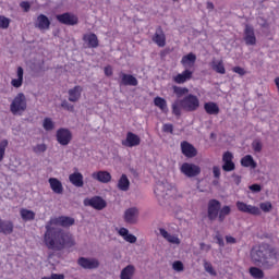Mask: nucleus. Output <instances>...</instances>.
Wrapping results in <instances>:
<instances>
[{
	"label": "nucleus",
	"mask_w": 279,
	"mask_h": 279,
	"mask_svg": "<svg viewBox=\"0 0 279 279\" xmlns=\"http://www.w3.org/2000/svg\"><path fill=\"white\" fill-rule=\"evenodd\" d=\"M48 278L49 279H64V275L63 274H52Z\"/></svg>",
	"instance_id": "58"
},
{
	"label": "nucleus",
	"mask_w": 279,
	"mask_h": 279,
	"mask_svg": "<svg viewBox=\"0 0 279 279\" xmlns=\"http://www.w3.org/2000/svg\"><path fill=\"white\" fill-rule=\"evenodd\" d=\"M162 131L165 133L173 134V125L170 123H166L162 125Z\"/></svg>",
	"instance_id": "51"
},
{
	"label": "nucleus",
	"mask_w": 279,
	"mask_h": 279,
	"mask_svg": "<svg viewBox=\"0 0 279 279\" xmlns=\"http://www.w3.org/2000/svg\"><path fill=\"white\" fill-rule=\"evenodd\" d=\"M193 78V71L185 69L181 73L173 75L172 81L177 85H183Z\"/></svg>",
	"instance_id": "10"
},
{
	"label": "nucleus",
	"mask_w": 279,
	"mask_h": 279,
	"mask_svg": "<svg viewBox=\"0 0 279 279\" xmlns=\"http://www.w3.org/2000/svg\"><path fill=\"white\" fill-rule=\"evenodd\" d=\"M179 170L187 178H195L202 173V168L195 163L184 162Z\"/></svg>",
	"instance_id": "6"
},
{
	"label": "nucleus",
	"mask_w": 279,
	"mask_h": 279,
	"mask_svg": "<svg viewBox=\"0 0 279 279\" xmlns=\"http://www.w3.org/2000/svg\"><path fill=\"white\" fill-rule=\"evenodd\" d=\"M14 232V222L0 219V234L9 235Z\"/></svg>",
	"instance_id": "24"
},
{
	"label": "nucleus",
	"mask_w": 279,
	"mask_h": 279,
	"mask_svg": "<svg viewBox=\"0 0 279 279\" xmlns=\"http://www.w3.org/2000/svg\"><path fill=\"white\" fill-rule=\"evenodd\" d=\"M253 151L259 154L263 150V143L259 140L252 142Z\"/></svg>",
	"instance_id": "45"
},
{
	"label": "nucleus",
	"mask_w": 279,
	"mask_h": 279,
	"mask_svg": "<svg viewBox=\"0 0 279 279\" xmlns=\"http://www.w3.org/2000/svg\"><path fill=\"white\" fill-rule=\"evenodd\" d=\"M35 27L39 31H48L51 27V21L45 14H39Z\"/></svg>",
	"instance_id": "20"
},
{
	"label": "nucleus",
	"mask_w": 279,
	"mask_h": 279,
	"mask_svg": "<svg viewBox=\"0 0 279 279\" xmlns=\"http://www.w3.org/2000/svg\"><path fill=\"white\" fill-rule=\"evenodd\" d=\"M9 145L8 140H3L0 142V162L4 159V154L7 151V147Z\"/></svg>",
	"instance_id": "40"
},
{
	"label": "nucleus",
	"mask_w": 279,
	"mask_h": 279,
	"mask_svg": "<svg viewBox=\"0 0 279 279\" xmlns=\"http://www.w3.org/2000/svg\"><path fill=\"white\" fill-rule=\"evenodd\" d=\"M151 40L159 48H165V46H166V35H165V32H162L161 26H158V28H156V33H155L154 37H151Z\"/></svg>",
	"instance_id": "21"
},
{
	"label": "nucleus",
	"mask_w": 279,
	"mask_h": 279,
	"mask_svg": "<svg viewBox=\"0 0 279 279\" xmlns=\"http://www.w3.org/2000/svg\"><path fill=\"white\" fill-rule=\"evenodd\" d=\"M46 149H47L46 144H37V146H35V147L33 148V151H34L35 154H41V153H45Z\"/></svg>",
	"instance_id": "49"
},
{
	"label": "nucleus",
	"mask_w": 279,
	"mask_h": 279,
	"mask_svg": "<svg viewBox=\"0 0 279 279\" xmlns=\"http://www.w3.org/2000/svg\"><path fill=\"white\" fill-rule=\"evenodd\" d=\"M120 86H138V80L132 74H126L124 72H120Z\"/></svg>",
	"instance_id": "17"
},
{
	"label": "nucleus",
	"mask_w": 279,
	"mask_h": 279,
	"mask_svg": "<svg viewBox=\"0 0 279 279\" xmlns=\"http://www.w3.org/2000/svg\"><path fill=\"white\" fill-rule=\"evenodd\" d=\"M92 179L101 184H108L112 181V175L108 171H95L92 173Z\"/></svg>",
	"instance_id": "19"
},
{
	"label": "nucleus",
	"mask_w": 279,
	"mask_h": 279,
	"mask_svg": "<svg viewBox=\"0 0 279 279\" xmlns=\"http://www.w3.org/2000/svg\"><path fill=\"white\" fill-rule=\"evenodd\" d=\"M275 85H276V88H278V92H279V77L275 78Z\"/></svg>",
	"instance_id": "61"
},
{
	"label": "nucleus",
	"mask_w": 279,
	"mask_h": 279,
	"mask_svg": "<svg viewBox=\"0 0 279 279\" xmlns=\"http://www.w3.org/2000/svg\"><path fill=\"white\" fill-rule=\"evenodd\" d=\"M172 268L177 272H182L184 270L183 262H180V260L173 262Z\"/></svg>",
	"instance_id": "47"
},
{
	"label": "nucleus",
	"mask_w": 279,
	"mask_h": 279,
	"mask_svg": "<svg viewBox=\"0 0 279 279\" xmlns=\"http://www.w3.org/2000/svg\"><path fill=\"white\" fill-rule=\"evenodd\" d=\"M69 182H71L73 186L83 187L84 186L83 174L80 172H74L69 174Z\"/></svg>",
	"instance_id": "28"
},
{
	"label": "nucleus",
	"mask_w": 279,
	"mask_h": 279,
	"mask_svg": "<svg viewBox=\"0 0 279 279\" xmlns=\"http://www.w3.org/2000/svg\"><path fill=\"white\" fill-rule=\"evenodd\" d=\"M20 8L24 10L25 13L29 12L31 4L27 1L20 2Z\"/></svg>",
	"instance_id": "52"
},
{
	"label": "nucleus",
	"mask_w": 279,
	"mask_h": 279,
	"mask_svg": "<svg viewBox=\"0 0 279 279\" xmlns=\"http://www.w3.org/2000/svg\"><path fill=\"white\" fill-rule=\"evenodd\" d=\"M135 275V267L132 264H129L124 268H122L120 274V279H132Z\"/></svg>",
	"instance_id": "30"
},
{
	"label": "nucleus",
	"mask_w": 279,
	"mask_h": 279,
	"mask_svg": "<svg viewBox=\"0 0 279 279\" xmlns=\"http://www.w3.org/2000/svg\"><path fill=\"white\" fill-rule=\"evenodd\" d=\"M199 248H201V251L209 252L211 246L210 245H206V243H199Z\"/></svg>",
	"instance_id": "59"
},
{
	"label": "nucleus",
	"mask_w": 279,
	"mask_h": 279,
	"mask_svg": "<svg viewBox=\"0 0 279 279\" xmlns=\"http://www.w3.org/2000/svg\"><path fill=\"white\" fill-rule=\"evenodd\" d=\"M181 109H183V108L180 106V102L174 101L172 104V114L174 117H181Z\"/></svg>",
	"instance_id": "44"
},
{
	"label": "nucleus",
	"mask_w": 279,
	"mask_h": 279,
	"mask_svg": "<svg viewBox=\"0 0 279 279\" xmlns=\"http://www.w3.org/2000/svg\"><path fill=\"white\" fill-rule=\"evenodd\" d=\"M250 275H252V277L256 279L264 278V271L260 270L258 267H250Z\"/></svg>",
	"instance_id": "39"
},
{
	"label": "nucleus",
	"mask_w": 279,
	"mask_h": 279,
	"mask_svg": "<svg viewBox=\"0 0 279 279\" xmlns=\"http://www.w3.org/2000/svg\"><path fill=\"white\" fill-rule=\"evenodd\" d=\"M195 63H196V54L195 53H187L185 54L184 57H182L181 59V65L184 68V69H192L195 66Z\"/></svg>",
	"instance_id": "25"
},
{
	"label": "nucleus",
	"mask_w": 279,
	"mask_h": 279,
	"mask_svg": "<svg viewBox=\"0 0 279 279\" xmlns=\"http://www.w3.org/2000/svg\"><path fill=\"white\" fill-rule=\"evenodd\" d=\"M16 76L17 78H13L11 81V85L13 86V88H20L23 85V68L19 66V69L16 70Z\"/></svg>",
	"instance_id": "34"
},
{
	"label": "nucleus",
	"mask_w": 279,
	"mask_h": 279,
	"mask_svg": "<svg viewBox=\"0 0 279 279\" xmlns=\"http://www.w3.org/2000/svg\"><path fill=\"white\" fill-rule=\"evenodd\" d=\"M83 41L86 43L87 48L95 49L99 46L98 37L94 33L84 34Z\"/></svg>",
	"instance_id": "22"
},
{
	"label": "nucleus",
	"mask_w": 279,
	"mask_h": 279,
	"mask_svg": "<svg viewBox=\"0 0 279 279\" xmlns=\"http://www.w3.org/2000/svg\"><path fill=\"white\" fill-rule=\"evenodd\" d=\"M72 141V133L68 129H60L57 131V142L61 146H68Z\"/></svg>",
	"instance_id": "14"
},
{
	"label": "nucleus",
	"mask_w": 279,
	"mask_h": 279,
	"mask_svg": "<svg viewBox=\"0 0 279 279\" xmlns=\"http://www.w3.org/2000/svg\"><path fill=\"white\" fill-rule=\"evenodd\" d=\"M213 170H214V178L219 179L221 177V170L219 169V167L214 166Z\"/></svg>",
	"instance_id": "54"
},
{
	"label": "nucleus",
	"mask_w": 279,
	"mask_h": 279,
	"mask_svg": "<svg viewBox=\"0 0 279 279\" xmlns=\"http://www.w3.org/2000/svg\"><path fill=\"white\" fill-rule=\"evenodd\" d=\"M204 269L205 272H208V275L216 277L217 271L214 269V266L211 265L210 262H204Z\"/></svg>",
	"instance_id": "41"
},
{
	"label": "nucleus",
	"mask_w": 279,
	"mask_h": 279,
	"mask_svg": "<svg viewBox=\"0 0 279 279\" xmlns=\"http://www.w3.org/2000/svg\"><path fill=\"white\" fill-rule=\"evenodd\" d=\"M216 243H218L219 247H225V239L222 235L218 234L215 236Z\"/></svg>",
	"instance_id": "53"
},
{
	"label": "nucleus",
	"mask_w": 279,
	"mask_h": 279,
	"mask_svg": "<svg viewBox=\"0 0 279 279\" xmlns=\"http://www.w3.org/2000/svg\"><path fill=\"white\" fill-rule=\"evenodd\" d=\"M181 153L185 158H195L198 155V150L189 142H181Z\"/></svg>",
	"instance_id": "16"
},
{
	"label": "nucleus",
	"mask_w": 279,
	"mask_h": 279,
	"mask_svg": "<svg viewBox=\"0 0 279 279\" xmlns=\"http://www.w3.org/2000/svg\"><path fill=\"white\" fill-rule=\"evenodd\" d=\"M207 9L208 10H214L215 9V5L213 2H207Z\"/></svg>",
	"instance_id": "60"
},
{
	"label": "nucleus",
	"mask_w": 279,
	"mask_h": 279,
	"mask_svg": "<svg viewBox=\"0 0 279 279\" xmlns=\"http://www.w3.org/2000/svg\"><path fill=\"white\" fill-rule=\"evenodd\" d=\"M118 234H120V236L122 239H124L125 242L134 244L136 243V236L133 234L129 233V230L124 227H121L120 230L118 231Z\"/></svg>",
	"instance_id": "31"
},
{
	"label": "nucleus",
	"mask_w": 279,
	"mask_h": 279,
	"mask_svg": "<svg viewBox=\"0 0 279 279\" xmlns=\"http://www.w3.org/2000/svg\"><path fill=\"white\" fill-rule=\"evenodd\" d=\"M272 206L270 202H265L259 204V209L263 210L265 214L270 213Z\"/></svg>",
	"instance_id": "46"
},
{
	"label": "nucleus",
	"mask_w": 279,
	"mask_h": 279,
	"mask_svg": "<svg viewBox=\"0 0 279 279\" xmlns=\"http://www.w3.org/2000/svg\"><path fill=\"white\" fill-rule=\"evenodd\" d=\"M244 43L246 46H255L256 45L255 29L251 25H245Z\"/></svg>",
	"instance_id": "18"
},
{
	"label": "nucleus",
	"mask_w": 279,
	"mask_h": 279,
	"mask_svg": "<svg viewBox=\"0 0 279 279\" xmlns=\"http://www.w3.org/2000/svg\"><path fill=\"white\" fill-rule=\"evenodd\" d=\"M58 23L66 26H75L78 24V16L74 13H63L56 16Z\"/></svg>",
	"instance_id": "7"
},
{
	"label": "nucleus",
	"mask_w": 279,
	"mask_h": 279,
	"mask_svg": "<svg viewBox=\"0 0 279 279\" xmlns=\"http://www.w3.org/2000/svg\"><path fill=\"white\" fill-rule=\"evenodd\" d=\"M105 75H106L107 77H110V76L113 75L112 66L107 65V66L105 68Z\"/></svg>",
	"instance_id": "56"
},
{
	"label": "nucleus",
	"mask_w": 279,
	"mask_h": 279,
	"mask_svg": "<svg viewBox=\"0 0 279 279\" xmlns=\"http://www.w3.org/2000/svg\"><path fill=\"white\" fill-rule=\"evenodd\" d=\"M205 113L208 116H218L219 114V107L215 101H208L204 104Z\"/></svg>",
	"instance_id": "29"
},
{
	"label": "nucleus",
	"mask_w": 279,
	"mask_h": 279,
	"mask_svg": "<svg viewBox=\"0 0 279 279\" xmlns=\"http://www.w3.org/2000/svg\"><path fill=\"white\" fill-rule=\"evenodd\" d=\"M11 20L7 16H0V29H8L10 27Z\"/></svg>",
	"instance_id": "42"
},
{
	"label": "nucleus",
	"mask_w": 279,
	"mask_h": 279,
	"mask_svg": "<svg viewBox=\"0 0 279 279\" xmlns=\"http://www.w3.org/2000/svg\"><path fill=\"white\" fill-rule=\"evenodd\" d=\"M131 186V182L128 179L126 174H122L120 180H118V190L121 192H128Z\"/></svg>",
	"instance_id": "33"
},
{
	"label": "nucleus",
	"mask_w": 279,
	"mask_h": 279,
	"mask_svg": "<svg viewBox=\"0 0 279 279\" xmlns=\"http://www.w3.org/2000/svg\"><path fill=\"white\" fill-rule=\"evenodd\" d=\"M77 264L83 269H97L100 267V262L97 258L80 257Z\"/></svg>",
	"instance_id": "12"
},
{
	"label": "nucleus",
	"mask_w": 279,
	"mask_h": 279,
	"mask_svg": "<svg viewBox=\"0 0 279 279\" xmlns=\"http://www.w3.org/2000/svg\"><path fill=\"white\" fill-rule=\"evenodd\" d=\"M83 87L81 85H75V87L69 89V101L77 102L82 98Z\"/></svg>",
	"instance_id": "23"
},
{
	"label": "nucleus",
	"mask_w": 279,
	"mask_h": 279,
	"mask_svg": "<svg viewBox=\"0 0 279 279\" xmlns=\"http://www.w3.org/2000/svg\"><path fill=\"white\" fill-rule=\"evenodd\" d=\"M231 213L230 206H222L221 202L218 199H210L207 204V218L210 221H215L218 219L219 222H223L226 217H228Z\"/></svg>",
	"instance_id": "3"
},
{
	"label": "nucleus",
	"mask_w": 279,
	"mask_h": 279,
	"mask_svg": "<svg viewBox=\"0 0 279 279\" xmlns=\"http://www.w3.org/2000/svg\"><path fill=\"white\" fill-rule=\"evenodd\" d=\"M211 69H214V71L220 75L226 74V68H225V64L222 63V61H213Z\"/></svg>",
	"instance_id": "37"
},
{
	"label": "nucleus",
	"mask_w": 279,
	"mask_h": 279,
	"mask_svg": "<svg viewBox=\"0 0 279 279\" xmlns=\"http://www.w3.org/2000/svg\"><path fill=\"white\" fill-rule=\"evenodd\" d=\"M41 279H49V277H43Z\"/></svg>",
	"instance_id": "63"
},
{
	"label": "nucleus",
	"mask_w": 279,
	"mask_h": 279,
	"mask_svg": "<svg viewBox=\"0 0 279 279\" xmlns=\"http://www.w3.org/2000/svg\"><path fill=\"white\" fill-rule=\"evenodd\" d=\"M75 225V219L70 216H58L50 218L46 223L44 243L50 251H63L75 246L74 235L64 231L62 228H69Z\"/></svg>",
	"instance_id": "1"
},
{
	"label": "nucleus",
	"mask_w": 279,
	"mask_h": 279,
	"mask_svg": "<svg viewBox=\"0 0 279 279\" xmlns=\"http://www.w3.org/2000/svg\"><path fill=\"white\" fill-rule=\"evenodd\" d=\"M173 94L177 95L178 98L186 96L189 94L187 87H180L178 85L172 86Z\"/></svg>",
	"instance_id": "38"
},
{
	"label": "nucleus",
	"mask_w": 279,
	"mask_h": 279,
	"mask_svg": "<svg viewBox=\"0 0 279 279\" xmlns=\"http://www.w3.org/2000/svg\"><path fill=\"white\" fill-rule=\"evenodd\" d=\"M248 189H250V191H252V192H254V193H259L260 190H262V187H260L259 184H252V185H250Z\"/></svg>",
	"instance_id": "55"
},
{
	"label": "nucleus",
	"mask_w": 279,
	"mask_h": 279,
	"mask_svg": "<svg viewBox=\"0 0 279 279\" xmlns=\"http://www.w3.org/2000/svg\"><path fill=\"white\" fill-rule=\"evenodd\" d=\"M226 242L229 244H236V239L232 235H226Z\"/></svg>",
	"instance_id": "57"
},
{
	"label": "nucleus",
	"mask_w": 279,
	"mask_h": 279,
	"mask_svg": "<svg viewBox=\"0 0 279 279\" xmlns=\"http://www.w3.org/2000/svg\"><path fill=\"white\" fill-rule=\"evenodd\" d=\"M61 108L68 110L69 112H74V105H71L68 100L61 101Z\"/></svg>",
	"instance_id": "48"
},
{
	"label": "nucleus",
	"mask_w": 279,
	"mask_h": 279,
	"mask_svg": "<svg viewBox=\"0 0 279 279\" xmlns=\"http://www.w3.org/2000/svg\"><path fill=\"white\" fill-rule=\"evenodd\" d=\"M178 102L182 110L186 112H196L201 107L199 98L194 94H187V96H184Z\"/></svg>",
	"instance_id": "4"
},
{
	"label": "nucleus",
	"mask_w": 279,
	"mask_h": 279,
	"mask_svg": "<svg viewBox=\"0 0 279 279\" xmlns=\"http://www.w3.org/2000/svg\"><path fill=\"white\" fill-rule=\"evenodd\" d=\"M49 185H50V190H52V192L57 195H62L64 192V187L63 184L60 182L59 179L57 178H50L49 179Z\"/></svg>",
	"instance_id": "26"
},
{
	"label": "nucleus",
	"mask_w": 279,
	"mask_h": 279,
	"mask_svg": "<svg viewBox=\"0 0 279 279\" xmlns=\"http://www.w3.org/2000/svg\"><path fill=\"white\" fill-rule=\"evenodd\" d=\"M241 166L252 169H255L257 167L256 161L253 159L252 155H245L244 157H242Z\"/></svg>",
	"instance_id": "36"
},
{
	"label": "nucleus",
	"mask_w": 279,
	"mask_h": 279,
	"mask_svg": "<svg viewBox=\"0 0 279 279\" xmlns=\"http://www.w3.org/2000/svg\"><path fill=\"white\" fill-rule=\"evenodd\" d=\"M231 71L236 73L239 76H244L245 74H247V72L244 70V68H241V66H233V69H231Z\"/></svg>",
	"instance_id": "50"
},
{
	"label": "nucleus",
	"mask_w": 279,
	"mask_h": 279,
	"mask_svg": "<svg viewBox=\"0 0 279 279\" xmlns=\"http://www.w3.org/2000/svg\"><path fill=\"white\" fill-rule=\"evenodd\" d=\"M250 257L254 264L268 265L269 260H276L278 258V252L269 243H260L252 247Z\"/></svg>",
	"instance_id": "2"
},
{
	"label": "nucleus",
	"mask_w": 279,
	"mask_h": 279,
	"mask_svg": "<svg viewBox=\"0 0 279 279\" xmlns=\"http://www.w3.org/2000/svg\"><path fill=\"white\" fill-rule=\"evenodd\" d=\"M27 109V102L25 94L20 93L16 95L11 104V112L12 114H22V112H25Z\"/></svg>",
	"instance_id": "5"
},
{
	"label": "nucleus",
	"mask_w": 279,
	"mask_h": 279,
	"mask_svg": "<svg viewBox=\"0 0 279 279\" xmlns=\"http://www.w3.org/2000/svg\"><path fill=\"white\" fill-rule=\"evenodd\" d=\"M159 234L169 243H172L174 245H180L181 241L177 235L170 234L167 230L159 228Z\"/></svg>",
	"instance_id": "27"
},
{
	"label": "nucleus",
	"mask_w": 279,
	"mask_h": 279,
	"mask_svg": "<svg viewBox=\"0 0 279 279\" xmlns=\"http://www.w3.org/2000/svg\"><path fill=\"white\" fill-rule=\"evenodd\" d=\"M20 216L22 217V220L25 222L34 221L36 219V213L27 208L20 209Z\"/></svg>",
	"instance_id": "32"
},
{
	"label": "nucleus",
	"mask_w": 279,
	"mask_h": 279,
	"mask_svg": "<svg viewBox=\"0 0 279 279\" xmlns=\"http://www.w3.org/2000/svg\"><path fill=\"white\" fill-rule=\"evenodd\" d=\"M53 126L54 125L51 118H45V120L43 121V128L45 129V131H52Z\"/></svg>",
	"instance_id": "43"
},
{
	"label": "nucleus",
	"mask_w": 279,
	"mask_h": 279,
	"mask_svg": "<svg viewBox=\"0 0 279 279\" xmlns=\"http://www.w3.org/2000/svg\"><path fill=\"white\" fill-rule=\"evenodd\" d=\"M155 107H158L159 110H161L163 113L168 112V101H166L165 98H161L160 96H156L154 99Z\"/></svg>",
	"instance_id": "35"
},
{
	"label": "nucleus",
	"mask_w": 279,
	"mask_h": 279,
	"mask_svg": "<svg viewBox=\"0 0 279 279\" xmlns=\"http://www.w3.org/2000/svg\"><path fill=\"white\" fill-rule=\"evenodd\" d=\"M84 206L92 207L95 210H102L106 208L107 203L100 196H94L92 198H84L83 201Z\"/></svg>",
	"instance_id": "8"
},
{
	"label": "nucleus",
	"mask_w": 279,
	"mask_h": 279,
	"mask_svg": "<svg viewBox=\"0 0 279 279\" xmlns=\"http://www.w3.org/2000/svg\"><path fill=\"white\" fill-rule=\"evenodd\" d=\"M158 187L155 189V194H158V191L162 187V184H158Z\"/></svg>",
	"instance_id": "62"
},
{
	"label": "nucleus",
	"mask_w": 279,
	"mask_h": 279,
	"mask_svg": "<svg viewBox=\"0 0 279 279\" xmlns=\"http://www.w3.org/2000/svg\"><path fill=\"white\" fill-rule=\"evenodd\" d=\"M233 154L230 151H226L222 155V171L223 172H232L235 169L234 162H233Z\"/></svg>",
	"instance_id": "15"
},
{
	"label": "nucleus",
	"mask_w": 279,
	"mask_h": 279,
	"mask_svg": "<svg viewBox=\"0 0 279 279\" xmlns=\"http://www.w3.org/2000/svg\"><path fill=\"white\" fill-rule=\"evenodd\" d=\"M122 146L124 147H138L140 144H142V140L140 138L138 135L132 132H128L125 140L121 142Z\"/></svg>",
	"instance_id": "11"
},
{
	"label": "nucleus",
	"mask_w": 279,
	"mask_h": 279,
	"mask_svg": "<svg viewBox=\"0 0 279 279\" xmlns=\"http://www.w3.org/2000/svg\"><path fill=\"white\" fill-rule=\"evenodd\" d=\"M236 208L242 214H250L252 216H259L260 215V208L252 205H247L244 202L238 201L236 202Z\"/></svg>",
	"instance_id": "9"
},
{
	"label": "nucleus",
	"mask_w": 279,
	"mask_h": 279,
	"mask_svg": "<svg viewBox=\"0 0 279 279\" xmlns=\"http://www.w3.org/2000/svg\"><path fill=\"white\" fill-rule=\"evenodd\" d=\"M140 210L136 207L128 208L124 211V221L128 225H136L138 222Z\"/></svg>",
	"instance_id": "13"
}]
</instances>
